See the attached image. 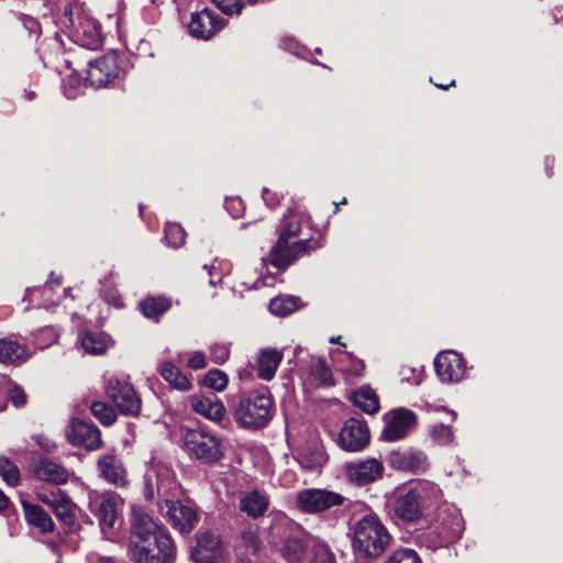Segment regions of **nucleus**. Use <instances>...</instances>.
<instances>
[{
  "label": "nucleus",
  "mask_w": 563,
  "mask_h": 563,
  "mask_svg": "<svg viewBox=\"0 0 563 563\" xmlns=\"http://www.w3.org/2000/svg\"><path fill=\"white\" fill-rule=\"evenodd\" d=\"M129 549L135 563H173L176 545L168 531L133 508Z\"/></svg>",
  "instance_id": "obj_1"
},
{
  "label": "nucleus",
  "mask_w": 563,
  "mask_h": 563,
  "mask_svg": "<svg viewBox=\"0 0 563 563\" xmlns=\"http://www.w3.org/2000/svg\"><path fill=\"white\" fill-rule=\"evenodd\" d=\"M307 222L303 213L288 210L277 227L278 239L268 254L271 263L278 271H285L298 258L320 245L312 244L310 238H300Z\"/></svg>",
  "instance_id": "obj_2"
},
{
  "label": "nucleus",
  "mask_w": 563,
  "mask_h": 563,
  "mask_svg": "<svg viewBox=\"0 0 563 563\" xmlns=\"http://www.w3.org/2000/svg\"><path fill=\"white\" fill-rule=\"evenodd\" d=\"M442 497L441 489L432 482L420 481L396 493L394 516L406 523L416 522Z\"/></svg>",
  "instance_id": "obj_3"
},
{
  "label": "nucleus",
  "mask_w": 563,
  "mask_h": 563,
  "mask_svg": "<svg viewBox=\"0 0 563 563\" xmlns=\"http://www.w3.org/2000/svg\"><path fill=\"white\" fill-rule=\"evenodd\" d=\"M352 547L363 559L378 558L387 550L391 536L376 515H365L353 528Z\"/></svg>",
  "instance_id": "obj_4"
},
{
  "label": "nucleus",
  "mask_w": 563,
  "mask_h": 563,
  "mask_svg": "<svg viewBox=\"0 0 563 563\" xmlns=\"http://www.w3.org/2000/svg\"><path fill=\"white\" fill-rule=\"evenodd\" d=\"M465 529L460 510L446 505L440 509L437 519L419 534V542L428 549L437 550L459 541Z\"/></svg>",
  "instance_id": "obj_5"
},
{
  "label": "nucleus",
  "mask_w": 563,
  "mask_h": 563,
  "mask_svg": "<svg viewBox=\"0 0 563 563\" xmlns=\"http://www.w3.org/2000/svg\"><path fill=\"white\" fill-rule=\"evenodd\" d=\"M274 416V400L267 389L254 390L239 398L233 417L242 429L265 428Z\"/></svg>",
  "instance_id": "obj_6"
},
{
  "label": "nucleus",
  "mask_w": 563,
  "mask_h": 563,
  "mask_svg": "<svg viewBox=\"0 0 563 563\" xmlns=\"http://www.w3.org/2000/svg\"><path fill=\"white\" fill-rule=\"evenodd\" d=\"M183 441L189 457L201 464L216 463L224 455L221 439L206 427L184 429Z\"/></svg>",
  "instance_id": "obj_7"
},
{
  "label": "nucleus",
  "mask_w": 563,
  "mask_h": 563,
  "mask_svg": "<svg viewBox=\"0 0 563 563\" xmlns=\"http://www.w3.org/2000/svg\"><path fill=\"white\" fill-rule=\"evenodd\" d=\"M122 60L119 54L110 51L88 63L85 84L95 88L108 87L120 77Z\"/></svg>",
  "instance_id": "obj_8"
},
{
  "label": "nucleus",
  "mask_w": 563,
  "mask_h": 563,
  "mask_svg": "<svg viewBox=\"0 0 563 563\" xmlns=\"http://www.w3.org/2000/svg\"><path fill=\"white\" fill-rule=\"evenodd\" d=\"M119 496L114 493L89 495V509L96 515L100 530L109 539L118 520Z\"/></svg>",
  "instance_id": "obj_9"
},
{
  "label": "nucleus",
  "mask_w": 563,
  "mask_h": 563,
  "mask_svg": "<svg viewBox=\"0 0 563 563\" xmlns=\"http://www.w3.org/2000/svg\"><path fill=\"white\" fill-rule=\"evenodd\" d=\"M106 394L125 416H137L141 411V398L131 384L117 377L108 379Z\"/></svg>",
  "instance_id": "obj_10"
},
{
  "label": "nucleus",
  "mask_w": 563,
  "mask_h": 563,
  "mask_svg": "<svg viewBox=\"0 0 563 563\" xmlns=\"http://www.w3.org/2000/svg\"><path fill=\"white\" fill-rule=\"evenodd\" d=\"M343 500L344 497L340 494L320 488H307L297 495L299 509L307 514L325 511L334 506L342 505Z\"/></svg>",
  "instance_id": "obj_11"
},
{
  "label": "nucleus",
  "mask_w": 563,
  "mask_h": 563,
  "mask_svg": "<svg viewBox=\"0 0 563 563\" xmlns=\"http://www.w3.org/2000/svg\"><path fill=\"white\" fill-rule=\"evenodd\" d=\"M70 23V37L73 41L89 49H95L101 44L99 23L86 13H78L76 19L68 18Z\"/></svg>",
  "instance_id": "obj_12"
},
{
  "label": "nucleus",
  "mask_w": 563,
  "mask_h": 563,
  "mask_svg": "<svg viewBox=\"0 0 563 563\" xmlns=\"http://www.w3.org/2000/svg\"><path fill=\"white\" fill-rule=\"evenodd\" d=\"M384 421L382 438L386 441H398L415 428L417 417L409 409L398 408L385 415Z\"/></svg>",
  "instance_id": "obj_13"
},
{
  "label": "nucleus",
  "mask_w": 563,
  "mask_h": 563,
  "mask_svg": "<svg viewBox=\"0 0 563 563\" xmlns=\"http://www.w3.org/2000/svg\"><path fill=\"white\" fill-rule=\"evenodd\" d=\"M434 369L442 383H460L466 374V363L455 351H443L434 360Z\"/></svg>",
  "instance_id": "obj_14"
},
{
  "label": "nucleus",
  "mask_w": 563,
  "mask_h": 563,
  "mask_svg": "<svg viewBox=\"0 0 563 563\" xmlns=\"http://www.w3.org/2000/svg\"><path fill=\"white\" fill-rule=\"evenodd\" d=\"M166 515L172 526L180 533H190L196 527L199 516L196 507L189 503L165 499Z\"/></svg>",
  "instance_id": "obj_15"
},
{
  "label": "nucleus",
  "mask_w": 563,
  "mask_h": 563,
  "mask_svg": "<svg viewBox=\"0 0 563 563\" xmlns=\"http://www.w3.org/2000/svg\"><path fill=\"white\" fill-rule=\"evenodd\" d=\"M197 544L191 551L196 563H218L222 556L220 538L209 530H199Z\"/></svg>",
  "instance_id": "obj_16"
},
{
  "label": "nucleus",
  "mask_w": 563,
  "mask_h": 563,
  "mask_svg": "<svg viewBox=\"0 0 563 563\" xmlns=\"http://www.w3.org/2000/svg\"><path fill=\"white\" fill-rule=\"evenodd\" d=\"M369 438L367 426L355 418H351L345 421L340 432L339 443L345 451L358 452L369 443Z\"/></svg>",
  "instance_id": "obj_17"
},
{
  "label": "nucleus",
  "mask_w": 563,
  "mask_h": 563,
  "mask_svg": "<svg viewBox=\"0 0 563 563\" xmlns=\"http://www.w3.org/2000/svg\"><path fill=\"white\" fill-rule=\"evenodd\" d=\"M225 20L213 14L209 9H203L191 14L188 29L194 37L209 40L224 27Z\"/></svg>",
  "instance_id": "obj_18"
},
{
  "label": "nucleus",
  "mask_w": 563,
  "mask_h": 563,
  "mask_svg": "<svg viewBox=\"0 0 563 563\" xmlns=\"http://www.w3.org/2000/svg\"><path fill=\"white\" fill-rule=\"evenodd\" d=\"M349 479L358 486L371 484L383 476L384 465L377 459L351 462L346 465Z\"/></svg>",
  "instance_id": "obj_19"
},
{
  "label": "nucleus",
  "mask_w": 563,
  "mask_h": 563,
  "mask_svg": "<svg viewBox=\"0 0 563 563\" xmlns=\"http://www.w3.org/2000/svg\"><path fill=\"white\" fill-rule=\"evenodd\" d=\"M67 438L74 445H82L88 450H97L102 443L99 429L80 419L71 420Z\"/></svg>",
  "instance_id": "obj_20"
},
{
  "label": "nucleus",
  "mask_w": 563,
  "mask_h": 563,
  "mask_svg": "<svg viewBox=\"0 0 563 563\" xmlns=\"http://www.w3.org/2000/svg\"><path fill=\"white\" fill-rule=\"evenodd\" d=\"M32 473L38 481L63 485L67 483L70 472L62 464L47 459L38 457L34 461Z\"/></svg>",
  "instance_id": "obj_21"
},
{
  "label": "nucleus",
  "mask_w": 563,
  "mask_h": 563,
  "mask_svg": "<svg viewBox=\"0 0 563 563\" xmlns=\"http://www.w3.org/2000/svg\"><path fill=\"white\" fill-rule=\"evenodd\" d=\"M389 465L395 470L420 473L427 467V456L419 450L394 451L388 459Z\"/></svg>",
  "instance_id": "obj_22"
},
{
  "label": "nucleus",
  "mask_w": 563,
  "mask_h": 563,
  "mask_svg": "<svg viewBox=\"0 0 563 563\" xmlns=\"http://www.w3.org/2000/svg\"><path fill=\"white\" fill-rule=\"evenodd\" d=\"M40 499L46 504L56 515V517L67 527L75 523V506L67 495L62 490L49 495H41Z\"/></svg>",
  "instance_id": "obj_23"
},
{
  "label": "nucleus",
  "mask_w": 563,
  "mask_h": 563,
  "mask_svg": "<svg viewBox=\"0 0 563 563\" xmlns=\"http://www.w3.org/2000/svg\"><path fill=\"white\" fill-rule=\"evenodd\" d=\"M194 411L213 422H220L225 416L223 402L214 395H195L190 399Z\"/></svg>",
  "instance_id": "obj_24"
},
{
  "label": "nucleus",
  "mask_w": 563,
  "mask_h": 563,
  "mask_svg": "<svg viewBox=\"0 0 563 563\" xmlns=\"http://www.w3.org/2000/svg\"><path fill=\"white\" fill-rule=\"evenodd\" d=\"M98 471L102 478L117 486L126 483V471L121 459L115 454H103L98 459Z\"/></svg>",
  "instance_id": "obj_25"
},
{
  "label": "nucleus",
  "mask_w": 563,
  "mask_h": 563,
  "mask_svg": "<svg viewBox=\"0 0 563 563\" xmlns=\"http://www.w3.org/2000/svg\"><path fill=\"white\" fill-rule=\"evenodd\" d=\"M269 506L268 496L257 489L244 493L240 497L239 508L242 512L246 514L253 519L263 517Z\"/></svg>",
  "instance_id": "obj_26"
},
{
  "label": "nucleus",
  "mask_w": 563,
  "mask_h": 563,
  "mask_svg": "<svg viewBox=\"0 0 563 563\" xmlns=\"http://www.w3.org/2000/svg\"><path fill=\"white\" fill-rule=\"evenodd\" d=\"M332 356L338 369L345 375L347 380L358 378L363 375L365 364L352 353L338 350Z\"/></svg>",
  "instance_id": "obj_27"
},
{
  "label": "nucleus",
  "mask_w": 563,
  "mask_h": 563,
  "mask_svg": "<svg viewBox=\"0 0 563 563\" xmlns=\"http://www.w3.org/2000/svg\"><path fill=\"white\" fill-rule=\"evenodd\" d=\"M297 461L307 471H319L325 462V454L318 443H308L297 452Z\"/></svg>",
  "instance_id": "obj_28"
},
{
  "label": "nucleus",
  "mask_w": 563,
  "mask_h": 563,
  "mask_svg": "<svg viewBox=\"0 0 563 563\" xmlns=\"http://www.w3.org/2000/svg\"><path fill=\"white\" fill-rule=\"evenodd\" d=\"M62 280L59 277L52 278L40 288H26V294L33 295L35 292H41V300L37 302V307L51 308L52 306L58 305L63 298L66 296L69 289H64L63 295L56 294L55 288L60 287Z\"/></svg>",
  "instance_id": "obj_29"
},
{
  "label": "nucleus",
  "mask_w": 563,
  "mask_h": 563,
  "mask_svg": "<svg viewBox=\"0 0 563 563\" xmlns=\"http://www.w3.org/2000/svg\"><path fill=\"white\" fill-rule=\"evenodd\" d=\"M282 353L277 350H264L257 360V374L262 379L271 380L282 362Z\"/></svg>",
  "instance_id": "obj_30"
},
{
  "label": "nucleus",
  "mask_w": 563,
  "mask_h": 563,
  "mask_svg": "<svg viewBox=\"0 0 563 563\" xmlns=\"http://www.w3.org/2000/svg\"><path fill=\"white\" fill-rule=\"evenodd\" d=\"M161 376L174 388L180 391H187L191 388V382L180 369L172 362H163L159 365Z\"/></svg>",
  "instance_id": "obj_31"
},
{
  "label": "nucleus",
  "mask_w": 563,
  "mask_h": 563,
  "mask_svg": "<svg viewBox=\"0 0 563 563\" xmlns=\"http://www.w3.org/2000/svg\"><path fill=\"white\" fill-rule=\"evenodd\" d=\"M23 509L30 525L37 528L42 533L53 531L54 522L41 506L23 503Z\"/></svg>",
  "instance_id": "obj_32"
},
{
  "label": "nucleus",
  "mask_w": 563,
  "mask_h": 563,
  "mask_svg": "<svg viewBox=\"0 0 563 563\" xmlns=\"http://www.w3.org/2000/svg\"><path fill=\"white\" fill-rule=\"evenodd\" d=\"M27 358L26 347L10 338L0 339V363L11 364Z\"/></svg>",
  "instance_id": "obj_33"
},
{
  "label": "nucleus",
  "mask_w": 563,
  "mask_h": 563,
  "mask_svg": "<svg viewBox=\"0 0 563 563\" xmlns=\"http://www.w3.org/2000/svg\"><path fill=\"white\" fill-rule=\"evenodd\" d=\"M308 544L303 537L290 536L285 539L282 547V555L290 563H297L305 556Z\"/></svg>",
  "instance_id": "obj_34"
},
{
  "label": "nucleus",
  "mask_w": 563,
  "mask_h": 563,
  "mask_svg": "<svg viewBox=\"0 0 563 563\" xmlns=\"http://www.w3.org/2000/svg\"><path fill=\"white\" fill-rule=\"evenodd\" d=\"M79 342L88 354L100 355L108 347V338L102 332L86 331L79 335Z\"/></svg>",
  "instance_id": "obj_35"
},
{
  "label": "nucleus",
  "mask_w": 563,
  "mask_h": 563,
  "mask_svg": "<svg viewBox=\"0 0 563 563\" xmlns=\"http://www.w3.org/2000/svg\"><path fill=\"white\" fill-rule=\"evenodd\" d=\"M352 399L356 407L368 415H374L379 410L378 397L368 386H363L354 391Z\"/></svg>",
  "instance_id": "obj_36"
},
{
  "label": "nucleus",
  "mask_w": 563,
  "mask_h": 563,
  "mask_svg": "<svg viewBox=\"0 0 563 563\" xmlns=\"http://www.w3.org/2000/svg\"><path fill=\"white\" fill-rule=\"evenodd\" d=\"M172 307L170 299L164 296L148 297L140 302V310L148 319H157Z\"/></svg>",
  "instance_id": "obj_37"
},
{
  "label": "nucleus",
  "mask_w": 563,
  "mask_h": 563,
  "mask_svg": "<svg viewBox=\"0 0 563 563\" xmlns=\"http://www.w3.org/2000/svg\"><path fill=\"white\" fill-rule=\"evenodd\" d=\"M298 298L295 296H279L269 301L271 313L277 317H286L298 309Z\"/></svg>",
  "instance_id": "obj_38"
},
{
  "label": "nucleus",
  "mask_w": 563,
  "mask_h": 563,
  "mask_svg": "<svg viewBox=\"0 0 563 563\" xmlns=\"http://www.w3.org/2000/svg\"><path fill=\"white\" fill-rule=\"evenodd\" d=\"M310 379L313 386H327L332 383L331 372L320 358H311Z\"/></svg>",
  "instance_id": "obj_39"
},
{
  "label": "nucleus",
  "mask_w": 563,
  "mask_h": 563,
  "mask_svg": "<svg viewBox=\"0 0 563 563\" xmlns=\"http://www.w3.org/2000/svg\"><path fill=\"white\" fill-rule=\"evenodd\" d=\"M311 563H336L335 554L327 542L320 539L313 540L311 545Z\"/></svg>",
  "instance_id": "obj_40"
},
{
  "label": "nucleus",
  "mask_w": 563,
  "mask_h": 563,
  "mask_svg": "<svg viewBox=\"0 0 563 563\" xmlns=\"http://www.w3.org/2000/svg\"><path fill=\"white\" fill-rule=\"evenodd\" d=\"M166 245L173 249L181 247L185 244L186 233L183 227L176 222H168L165 225Z\"/></svg>",
  "instance_id": "obj_41"
},
{
  "label": "nucleus",
  "mask_w": 563,
  "mask_h": 563,
  "mask_svg": "<svg viewBox=\"0 0 563 563\" xmlns=\"http://www.w3.org/2000/svg\"><path fill=\"white\" fill-rule=\"evenodd\" d=\"M279 46L284 51L289 52L290 54L299 58L310 59L311 51L301 43H299L298 40L295 38L294 36H283L280 38Z\"/></svg>",
  "instance_id": "obj_42"
},
{
  "label": "nucleus",
  "mask_w": 563,
  "mask_h": 563,
  "mask_svg": "<svg viewBox=\"0 0 563 563\" xmlns=\"http://www.w3.org/2000/svg\"><path fill=\"white\" fill-rule=\"evenodd\" d=\"M91 412L92 415L103 424V426H111L117 420V413L114 409L102 401H95L91 405Z\"/></svg>",
  "instance_id": "obj_43"
},
{
  "label": "nucleus",
  "mask_w": 563,
  "mask_h": 563,
  "mask_svg": "<svg viewBox=\"0 0 563 563\" xmlns=\"http://www.w3.org/2000/svg\"><path fill=\"white\" fill-rule=\"evenodd\" d=\"M84 82L77 73H71L62 84L63 93L67 99H76L82 90Z\"/></svg>",
  "instance_id": "obj_44"
},
{
  "label": "nucleus",
  "mask_w": 563,
  "mask_h": 563,
  "mask_svg": "<svg viewBox=\"0 0 563 563\" xmlns=\"http://www.w3.org/2000/svg\"><path fill=\"white\" fill-rule=\"evenodd\" d=\"M0 476L10 486H16L20 481L18 466L7 457H0Z\"/></svg>",
  "instance_id": "obj_45"
},
{
  "label": "nucleus",
  "mask_w": 563,
  "mask_h": 563,
  "mask_svg": "<svg viewBox=\"0 0 563 563\" xmlns=\"http://www.w3.org/2000/svg\"><path fill=\"white\" fill-rule=\"evenodd\" d=\"M430 435L439 445H448L453 441V431L449 424L435 423L431 427Z\"/></svg>",
  "instance_id": "obj_46"
},
{
  "label": "nucleus",
  "mask_w": 563,
  "mask_h": 563,
  "mask_svg": "<svg viewBox=\"0 0 563 563\" xmlns=\"http://www.w3.org/2000/svg\"><path fill=\"white\" fill-rule=\"evenodd\" d=\"M203 385L216 391H222L228 385V376L220 369H211L205 376Z\"/></svg>",
  "instance_id": "obj_47"
},
{
  "label": "nucleus",
  "mask_w": 563,
  "mask_h": 563,
  "mask_svg": "<svg viewBox=\"0 0 563 563\" xmlns=\"http://www.w3.org/2000/svg\"><path fill=\"white\" fill-rule=\"evenodd\" d=\"M386 563H421L419 555L412 549H400L395 551Z\"/></svg>",
  "instance_id": "obj_48"
},
{
  "label": "nucleus",
  "mask_w": 563,
  "mask_h": 563,
  "mask_svg": "<svg viewBox=\"0 0 563 563\" xmlns=\"http://www.w3.org/2000/svg\"><path fill=\"white\" fill-rule=\"evenodd\" d=\"M401 380L418 386L423 379L422 367L404 366L400 371Z\"/></svg>",
  "instance_id": "obj_49"
},
{
  "label": "nucleus",
  "mask_w": 563,
  "mask_h": 563,
  "mask_svg": "<svg viewBox=\"0 0 563 563\" xmlns=\"http://www.w3.org/2000/svg\"><path fill=\"white\" fill-rule=\"evenodd\" d=\"M212 2L227 15L240 14L244 7L242 0H212Z\"/></svg>",
  "instance_id": "obj_50"
},
{
  "label": "nucleus",
  "mask_w": 563,
  "mask_h": 563,
  "mask_svg": "<svg viewBox=\"0 0 563 563\" xmlns=\"http://www.w3.org/2000/svg\"><path fill=\"white\" fill-rule=\"evenodd\" d=\"M230 349L224 343H214L210 346V356L216 364H223L228 361Z\"/></svg>",
  "instance_id": "obj_51"
},
{
  "label": "nucleus",
  "mask_w": 563,
  "mask_h": 563,
  "mask_svg": "<svg viewBox=\"0 0 563 563\" xmlns=\"http://www.w3.org/2000/svg\"><path fill=\"white\" fill-rule=\"evenodd\" d=\"M8 397L12 405L16 408L23 407L26 402V395L23 388L16 384H12L9 387Z\"/></svg>",
  "instance_id": "obj_52"
},
{
  "label": "nucleus",
  "mask_w": 563,
  "mask_h": 563,
  "mask_svg": "<svg viewBox=\"0 0 563 563\" xmlns=\"http://www.w3.org/2000/svg\"><path fill=\"white\" fill-rule=\"evenodd\" d=\"M224 207L234 219L242 217L244 213V203L240 197L225 198Z\"/></svg>",
  "instance_id": "obj_53"
},
{
  "label": "nucleus",
  "mask_w": 563,
  "mask_h": 563,
  "mask_svg": "<svg viewBox=\"0 0 563 563\" xmlns=\"http://www.w3.org/2000/svg\"><path fill=\"white\" fill-rule=\"evenodd\" d=\"M242 540L245 544V547L255 554L257 550L260 549L261 540L256 533V531L252 529L244 530L242 532Z\"/></svg>",
  "instance_id": "obj_54"
},
{
  "label": "nucleus",
  "mask_w": 563,
  "mask_h": 563,
  "mask_svg": "<svg viewBox=\"0 0 563 563\" xmlns=\"http://www.w3.org/2000/svg\"><path fill=\"white\" fill-rule=\"evenodd\" d=\"M275 282V276L273 274L269 275H262L261 277L256 278L255 282L249 283L246 280H242L241 285L245 289H258L263 286H273Z\"/></svg>",
  "instance_id": "obj_55"
},
{
  "label": "nucleus",
  "mask_w": 563,
  "mask_h": 563,
  "mask_svg": "<svg viewBox=\"0 0 563 563\" xmlns=\"http://www.w3.org/2000/svg\"><path fill=\"white\" fill-rule=\"evenodd\" d=\"M32 439L42 450H44L47 453L54 452L56 449L55 442L44 434L33 435Z\"/></svg>",
  "instance_id": "obj_56"
},
{
  "label": "nucleus",
  "mask_w": 563,
  "mask_h": 563,
  "mask_svg": "<svg viewBox=\"0 0 563 563\" xmlns=\"http://www.w3.org/2000/svg\"><path fill=\"white\" fill-rule=\"evenodd\" d=\"M206 356L202 352H194L187 361L188 367L192 369H201L206 366Z\"/></svg>",
  "instance_id": "obj_57"
},
{
  "label": "nucleus",
  "mask_w": 563,
  "mask_h": 563,
  "mask_svg": "<svg viewBox=\"0 0 563 563\" xmlns=\"http://www.w3.org/2000/svg\"><path fill=\"white\" fill-rule=\"evenodd\" d=\"M262 198L265 205L271 209H274L278 205V196L267 188H263Z\"/></svg>",
  "instance_id": "obj_58"
},
{
  "label": "nucleus",
  "mask_w": 563,
  "mask_h": 563,
  "mask_svg": "<svg viewBox=\"0 0 563 563\" xmlns=\"http://www.w3.org/2000/svg\"><path fill=\"white\" fill-rule=\"evenodd\" d=\"M423 408L429 412L430 411H440V410L446 411L451 416V422L455 421V419H456V413L454 411H449L442 406L426 402Z\"/></svg>",
  "instance_id": "obj_59"
},
{
  "label": "nucleus",
  "mask_w": 563,
  "mask_h": 563,
  "mask_svg": "<svg viewBox=\"0 0 563 563\" xmlns=\"http://www.w3.org/2000/svg\"><path fill=\"white\" fill-rule=\"evenodd\" d=\"M93 563H124L122 559L117 556L97 555Z\"/></svg>",
  "instance_id": "obj_60"
},
{
  "label": "nucleus",
  "mask_w": 563,
  "mask_h": 563,
  "mask_svg": "<svg viewBox=\"0 0 563 563\" xmlns=\"http://www.w3.org/2000/svg\"><path fill=\"white\" fill-rule=\"evenodd\" d=\"M201 272L205 273L206 275L209 276V278L213 277V276H217V274H220L218 272V268L216 267L214 264H205L202 267H201Z\"/></svg>",
  "instance_id": "obj_61"
},
{
  "label": "nucleus",
  "mask_w": 563,
  "mask_h": 563,
  "mask_svg": "<svg viewBox=\"0 0 563 563\" xmlns=\"http://www.w3.org/2000/svg\"><path fill=\"white\" fill-rule=\"evenodd\" d=\"M38 300H41V292H35L33 295L26 294L23 297V301H29L31 303H35L37 306Z\"/></svg>",
  "instance_id": "obj_62"
},
{
  "label": "nucleus",
  "mask_w": 563,
  "mask_h": 563,
  "mask_svg": "<svg viewBox=\"0 0 563 563\" xmlns=\"http://www.w3.org/2000/svg\"><path fill=\"white\" fill-rule=\"evenodd\" d=\"M9 504V498L0 490V510L7 508Z\"/></svg>",
  "instance_id": "obj_63"
},
{
  "label": "nucleus",
  "mask_w": 563,
  "mask_h": 563,
  "mask_svg": "<svg viewBox=\"0 0 563 563\" xmlns=\"http://www.w3.org/2000/svg\"><path fill=\"white\" fill-rule=\"evenodd\" d=\"M221 282H222V274H217V276L209 278L210 286H218Z\"/></svg>",
  "instance_id": "obj_64"
}]
</instances>
